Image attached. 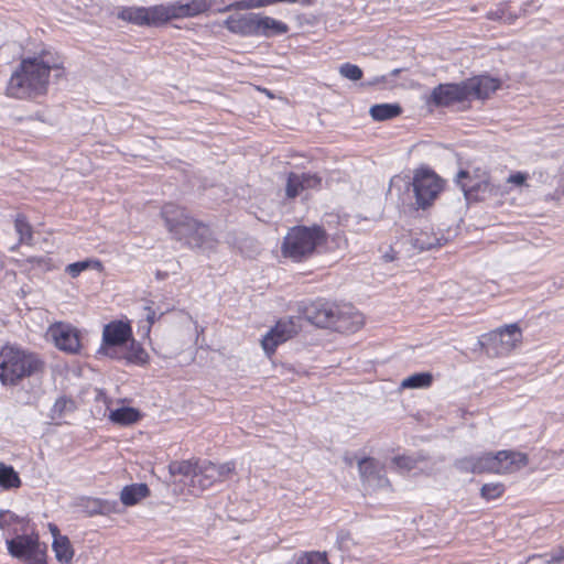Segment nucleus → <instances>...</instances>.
<instances>
[{"label":"nucleus","instance_id":"nucleus-29","mask_svg":"<svg viewBox=\"0 0 564 564\" xmlns=\"http://www.w3.org/2000/svg\"><path fill=\"white\" fill-rule=\"evenodd\" d=\"M14 229L19 236L18 245H29L33 243V230L32 226L26 220V217L22 214H18L14 219Z\"/></svg>","mask_w":564,"mask_h":564},{"label":"nucleus","instance_id":"nucleus-32","mask_svg":"<svg viewBox=\"0 0 564 564\" xmlns=\"http://www.w3.org/2000/svg\"><path fill=\"white\" fill-rule=\"evenodd\" d=\"M0 486L3 489H15L21 486V479L13 467L0 465Z\"/></svg>","mask_w":564,"mask_h":564},{"label":"nucleus","instance_id":"nucleus-51","mask_svg":"<svg viewBox=\"0 0 564 564\" xmlns=\"http://www.w3.org/2000/svg\"><path fill=\"white\" fill-rule=\"evenodd\" d=\"M382 258L386 262H391L395 259V252L393 251V249H390L382 256Z\"/></svg>","mask_w":564,"mask_h":564},{"label":"nucleus","instance_id":"nucleus-26","mask_svg":"<svg viewBox=\"0 0 564 564\" xmlns=\"http://www.w3.org/2000/svg\"><path fill=\"white\" fill-rule=\"evenodd\" d=\"M401 111L398 104H378L370 108L369 113L376 121H386L398 117Z\"/></svg>","mask_w":564,"mask_h":564},{"label":"nucleus","instance_id":"nucleus-30","mask_svg":"<svg viewBox=\"0 0 564 564\" xmlns=\"http://www.w3.org/2000/svg\"><path fill=\"white\" fill-rule=\"evenodd\" d=\"M288 31L289 26L286 23L271 17L263 15L261 36L271 37L282 35L288 33Z\"/></svg>","mask_w":564,"mask_h":564},{"label":"nucleus","instance_id":"nucleus-17","mask_svg":"<svg viewBox=\"0 0 564 564\" xmlns=\"http://www.w3.org/2000/svg\"><path fill=\"white\" fill-rule=\"evenodd\" d=\"M132 330L128 323L111 322L104 327L102 341L105 346H120L131 337Z\"/></svg>","mask_w":564,"mask_h":564},{"label":"nucleus","instance_id":"nucleus-36","mask_svg":"<svg viewBox=\"0 0 564 564\" xmlns=\"http://www.w3.org/2000/svg\"><path fill=\"white\" fill-rule=\"evenodd\" d=\"M530 560H540L544 564H564V547L557 546L549 553L541 555H533Z\"/></svg>","mask_w":564,"mask_h":564},{"label":"nucleus","instance_id":"nucleus-27","mask_svg":"<svg viewBox=\"0 0 564 564\" xmlns=\"http://www.w3.org/2000/svg\"><path fill=\"white\" fill-rule=\"evenodd\" d=\"M106 502L91 497H80L76 499L75 507L78 511L87 516L101 514L106 511Z\"/></svg>","mask_w":564,"mask_h":564},{"label":"nucleus","instance_id":"nucleus-12","mask_svg":"<svg viewBox=\"0 0 564 564\" xmlns=\"http://www.w3.org/2000/svg\"><path fill=\"white\" fill-rule=\"evenodd\" d=\"M339 306L326 301H315L304 308L308 322L323 328H333Z\"/></svg>","mask_w":564,"mask_h":564},{"label":"nucleus","instance_id":"nucleus-11","mask_svg":"<svg viewBox=\"0 0 564 564\" xmlns=\"http://www.w3.org/2000/svg\"><path fill=\"white\" fill-rule=\"evenodd\" d=\"M490 473L511 474L528 465V456L520 452L500 451L490 453Z\"/></svg>","mask_w":564,"mask_h":564},{"label":"nucleus","instance_id":"nucleus-5","mask_svg":"<svg viewBox=\"0 0 564 564\" xmlns=\"http://www.w3.org/2000/svg\"><path fill=\"white\" fill-rule=\"evenodd\" d=\"M325 239V230L319 226H297L285 236L282 251L285 257L300 261L311 256Z\"/></svg>","mask_w":564,"mask_h":564},{"label":"nucleus","instance_id":"nucleus-15","mask_svg":"<svg viewBox=\"0 0 564 564\" xmlns=\"http://www.w3.org/2000/svg\"><path fill=\"white\" fill-rule=\"evenodd\" d=\"M364 324V317L359 312H356L351 306H339L335 323L334 330L339 333H354L358 330Z\"/></svg>","mask_w":564,"mask_h":564},{"label":"nucleus","instance_id":"nucleus-18","mask_svg":"<svg viewBox=\"0 0 564 564\" xmlns=\"http://www.w3.org/2000/svg\"><path fill=\"white\" fill-rule=\"evenodd\" d=\"M144 13L147 14V26H160L177 19L174 3L145 7Z\"/></svg>","mask_w":564,"mask_h":564},{"label":"nucleus","instance_id":"nucleus-28","mask_svg":"<svg viewBox=\"0 0 564 564\" xmlns=\"http://www.w3.org/2000/svg\"><path fill=\"white\" fill-rule=\"evenodd\" d=\"M52 547L58 562L69 563L73 560L74 550L67 536H55Z\"/></svg>","mask_w":564,"mask_h":564},{"label":"nucleus","instance_id":"nucleus-48","mask_svg":"<svg viewBox=\"0 0 564 564\" xmlns=\"http://www.w3.org/2000/svg\"><path fill=\"white\" fill-rule=\"evenodd\" d=\"M144 311H145V322H147V325L144 326V328H145V332L149 333L151 326L154 324V322L159 317L156 316L155 311H153L150 306H145Z\"/></svg>","mask_w":564,"mask_h":564},{"label":"nucleus","instance_id":"nucleus-4","mask_svg":"<svg viewBox=\"0 0 564 564\" xmlns=\"http://www.w3.org/2000/svg\"><path fill=\"white\" fill-rule=\"evenodd\" d=\"M42 361L36 355L14 346H4L0 350V380L3 384L14 386L24 377L39 371Z\"/></svg>","mask_w":564,"mask_h":564},{"label":"nucleus","instance_id":"nucleus-20","mask_svg":"<svg viewBox=\"0 0 564 564\" xmlns=\"http://www.w3.org/2000/svg\"><path fill=\"white\" fill-rule=\"evenodd\" d=\"M76 402L68 397L62 395L56 399L50 410V419L56 424H61L65 419L76 411Z\"/></svg>","mask_w":564,"mask_h":564},{"label":"nucleus","instance_id":"nucleus-21","mask_svg":"<svg viewBox=\"0 0 564 564\" xmlns=\"http://www.w3.org/2000/svg\"><path fill=\"white\" fill-rule=\"evenodd\" d=\"M175 10L177 19L181 18H189L198 15L205 11H207L213 2L212 0H191L187 3L176 2Z\"/></svg>","mask_w":564,"mask_h":564},{"label":"nucleus","instance_id":"nucleus-41","mask_svg":"<svg viewBox=\"0 0 564 564\" xmlns=\"http://www.w3.org/2000/svg\"><path fill=\"white\" fill-rule=\"evenodd\" d=\"M127 358L129 361L134 364H144L147 361L148 354L141 346L135 345V343L132 341L131 351Z\"/></svg>","mask_w":564,"mask_h":564},{"label":"nucleus","instance_id":"nucleus-47","mask_svg":"<svg viewBox=\"0 0 564 564\" xmlns=\"http://www.w3.org/2000/svg\"><path fill=\"white\" fill-rule=\"evenodd\" d=\"M196 465H193L189 462H183L177 467V473L189 477V479L192 478V475H194Z\"/></svg>","mask_w":564,"mask_h":564},{"label":"nucleus","instance_id":"nucleus-25","mask_svg":"<svg viewBox=\"0 0 564 564\" xmlns=\"http://www.w3.org/2000/svg\"><path fill=\"white\" fill-rule=\"evenodd\" d=\"M145 7H121L117 17L138 26H147Z\"/></svg>","mask_w":564,"mask_h":564},{"label":"nucleus","instance_id":"nucleus-35","mask_svg":"<svg viewBox=\"0 0 564 564\" xmlns=\"http://www.w3.org/2000/svg\"><path fill=\"white\" fill-rule=\"evenodd\" d=\"M303 188V182L301 178V174L299 173H290L286 180L285 194L289 198H295L299 196Z\"/></svg>","mask_w":564,"mask_h":564},{"label":"nucleus","instance_id":"nucleus-22","mask_svg":"<svg viewBox=\"0 0 564 564\" xmlns=\"http://www.w3.org/2000/svg\"><path fill=\"white\" fill-rule=\"evenodd\" d=\"M224 26L231 33L249 36L251 26V13L230 15L225 20Z\"/></svg>","mask_w":564,"mask_h":564},{"label":"nucleus","instance_id":"nucleus-52","mask_svg":"<svg viewBox=\"0 0 564 564\" xmlns=\"http://www.w3.org/2000/svg\"><path fill=\"white\" fill-rule=\"evenodd\" d=\"M48 529H50V531H51V533H52V535H53L54 538H55V536H62V535L59 534V530H58L57 525H55V524H53V523H50V524H48Z\"/></svg>","mask_w":564,"mask_h":564},{"label":"nucleus","instance_id":"nucleus-13","mask_svg":"<svg viewBox=\"0 0 564 564\" xmlns=\"http://www.w3.org/2000/svg\"><path fill=\"white\" fill-rule=\"evenodd\" d=\"M299 324L293 318L280 319L262 339L264 351L270 355L274 352L278 345L292 338L299 332Z\"/></svg>","mask_w":564,"mask_h":564},{"label":"nucleus","instance_id":"nucleus-44","mask_svg":"<svg viewBox=\"0 0 564 564\" xmlns=\"http://www.w3.org/2000/svg\"><path fill=\"white\" fill-rule=\"evenodd\" d=\"M487 18L490 20H502V21L511 23L516 17H513L512 14L507 15L506 6L501 4L496 10L489 11L487 13Z\"/></svg>","mask_w":564,"mask_h":564},{"label":"nucleus","instance_id":"nucleus-1","mask_svg":"<svg viewBox=\"0 0 564 564\" xmlns=\"http://www.w3.org/2000/svg\"><path fill=\"white\" fill-rule=\"evenodd\" d=\"M61 67V58L50 51H42L36 56L22 58L8 80L7 96L15 99H31L46 94L51 70Z\"/></svg>","mask_w":564,"mask_h":564},{"label":"nucleus","instance_id":"nucleus-42","mask_svg":"<svg viewBox=\"0 0 564 564\" xmlns=\"http://www.w3.org/2000/svg\"><path fill=\"white\" fill-rule=\"evenodd\" d=\"M393 463L399 469L410 471L416 467L417 459L411 456H397Z\"/></svg>","mask_w":564,"mask_h":564},{"label":"nucleus","instance_id":"nucleus-7","mask_svg":"<svg viewBox=\"0 0 564 564\" xmlns=\"http://www.w3.org/2000/svg\"><path fill=\"white\" fill-rule=\"evenodd\" d=\"M235 471L236 464L234 462L215 464L209 460H204L196 464V470L194 475H192L189 486L193 488L194 494H198L217 482L229 479Z\"/></svg>","mask_w":564,"mask_h":564},{"label":"nucleus","instance_id":"nucleus-43","mask_svg":"<svg viewBox=\"0 0 564 564\" xmlns=\"http://www.w3.org/2000/svg\"><path fill=\"white\" fill-rule=\"evenodd\" d=\"M301 178L303 182L304 191L305 189H315V188L321 187L322 178L317 174L301 173Z\"/></svg>","mask_w":564,"mask_h":564},{"label":"nucleus","instance_id":"nucleus-40","mask_svg":"<svg viewBox=\"0 0 564 564\" xmlns=\"http://www.w3.org/2000/svg\"><path fill=\"white\" fill-rule=\"evenodd\" d=\"M25 564H47L46 562V545L42 544L39 549H35L33 553L29 554V557L24 560Z\"/></svg>","mask_w":564,"mask_h":564},{"label":"nucleus","instance_id":"nucleus-39","mask_svg":"<svg viewBox=\"0 0 564 564\" xmlns=\"http://www.w3.org/2000/svg\"><path fill=\"white\" fill-rule=\"evenodd\" d=\"M297 564H328L326 553L310 552L299 558Z\"/></svg>","mask_w":564,"mask_h":564},{"label":"nucleus","instance_id":"nucleus-34","mask_svg":"<svg viewBox=\"0 0 564 564\" xmlns=\"http://www.w3.org/2000/svg\"><path fill=\"white\" fill-rule=\"evenodd\" d=\"M274 4L273 0H241L234 3L228 4L224 9H219V12H226L229 10H249L257 8H264L268 6Z\"/></svg>","mask_w":564,"mask_h":564},{"label":"nucleus","instance_id":"nucleus-10","mask_svg":"<svg viewBox=\"0 0 564 564\" xmlns=\"http://www.w3.org/2000/svg\"><path fill=\"white\" fill-rule=\"evenodd\" d=\"M47 336L59 350L77 354L80 349L79 332L68 323L58 322L51 325L47 329Z\"/></svg>","mask_w":564,"mask_h":564},{"label":"nucleus","instance_id":"nucleus-33","mask_svg":"<svg viewBox=\"0 0 564 564\" xmlns=\"http://www.w3.org/2000/svg\"><path fill=\"white\" fill-rule=\"evenodd\" d=\"M88 269H95L97 271H100L102 269V264L97 259H86L83 261L69 263L65 271L72 276L77 278L82 272Z\"/></svg>","mask_w":564,"mask_h":564},{"label":"nucleus","instance_id":"nucleus-49","mask_svg":"<svg viewBox=\"0 0 564 564\" xmlns=\"http://www.w3.org/2000/svg\"><path fill=\"white\" fill-rule=\"evenodd\" d=\"M525 180L527 175L520 172L512 174L508 177V182L513 183L516 185H522L525 182Z\"/></svg>","mask_w":564,"mask_h":564},{"label":"nucleus","instance_id":"nucleus-37","mask_svg":"<svg viewBox=\"0 0 564 564\" xmlns=\"http://www.w3.org/2000/svg\"><path fill=\"white\" fill-rule=\"evenodd\" d=\"M505 492V486L500 482L485 484L480 489V495L486 500L497 499Z\"/></svg>","mask_w":564,"mask_h":564},{"label":"nucleus","instance_id":"nucleus-31","mask_svg":"<svg viewBox=\"0 0 564 564\" xmlns=\"http://www.w3.org/2000/svg\"><path fill=\"white\" fill-rule=\"evenodd\" d=\"M433 376L430 372L413 373L401 382L402 389H424L432 384Z\"/></svg>","mask_w":564,"mask_h":564},{"label":"nucleus","instance_id":"nucleus-19","mask_svg":"<svg viewBox=\"0 0 564 564\" xmlns=\"http://www.w3.org/2000/svg\"><path fill=\"white\" fill-rule=\"evenodd\" d=\"M490 453L482 454L480 456H467L456 459L454 466L462 473H490Z\"/></svg>","mask_w":564,"mask_h":564},{"label":"nucleus","instance_id":"nucleus-8","mask_svg":"<svg viewBox=\"0 0 564 564\" xmlns=\"http://www.w3.org/2000/svg\"><path fill=\"white\" fill-rule=\"evenodd\" d=\"M456 183L468 200H484L502 194L500 188L492 185L488 175L485 172H480V170H476L474 174L468 171H459L456 176Z\"/></svg>","mask_w":564,"mask_h":564},{"label":"nucleus","instance_id":"nucleus-24","mask_svg":"<svg viewBox=\"0 0 564 564\" xmlns=\"http://www.w3.org/2000/svg\"><path fill=\"white\" fill-rule=\"evenodd\" d=\"M148 495L149 488L145 484H133L121 490L120 499L124 506H134Z\"/></svg>","mask_w":564,"mask_h":564},{"label":"nucleus","instance_id":"nucleus-50","mask_svg":"<svg viewBox=\"0 0 564 564\" xmlns=\"http://www.w3.org/2000/svg\"><path fill=\"white\" fill-rule=\"evenodd\" d=\"M13 517V513H11L10 511L0 512V528H3L4 525L9 524Z\"/></svg>","mask_w":564,"mask_h":564},{"label":"nucleus","instance_id":"nucleus-38","mask_svg":"<svg viewBox=\"0 0 564 564\" xmlns=\"http://www.w3.org/2000/svg\"><path fill=\"white\" fill-rule=\"evenodd\" d=\"M339 74L350 80H359L362 77V70L357 65L345 63L339 68Z\"/></svg>","mask_w":564,"mask_h":564},{"label":"nucleus","instance_id":"nucleus-45","mask_svg":"<svg viewBox=\"0 0 564 564\" xmlns=\"http://www.w3.org/2000/svg\"><path fill=\"white\" fill-rule=\"evenodd\" d=\"M413 245L415 248H417L421 251L430 250V249L441 246L438 238H429L425 240L422 237L415 238Z\"/></svg>","mask_w":564,"mask_h":564},{"label":"nucleus","instance_id":"nucleus-14","mask_svg":"<svg viewBox=\"0 0 564 564\" xmlns=\"http://www.w3.org/2000/svg\"><path fill=\"white\" fill-rule=\"evenodd\" d=\"M360 477L369 488L378 489L389 486L382 465L375 458L366 457L358 462Z\"/></svg>","mask_w":564,"mask_h":564},{"label":"nucleus","instance_id":"nucleus-3","mask_svg":"<svg viewBox=\"0 0 564 564\" xmlns=\"http://www.w3.org/2000/svg\"><path fill=\"white\" fill-rule=\"evenodd\" d=\"M161 214L175 239L184 241L192 248L212 249L214 247L210 229L189 217L185 209L174 204H166Z\"/></svg>","mask_w":564,"mask_h":564},{"label":"nucleus","instance_id":"nucleus-23","mask_svg":"<svg viewBox=\"0 0 564 564\" xmlns=\"http://www.w3.org/2000/svg\"><path fill=\"white\" fill-rule=\"evenodd\" d=\"M108 417L113 424L128 426L137 423L141 419V413L134 408L122 406L111 410Z\"/></svg>","mask_w":564,"mask_h":564},{"label":"nucleus","instance_id":"nucleus-54","mask_svg":"<svg viewBox=\"0 0 564 564\" xmlns=\"http://www.w3.org/2000/svg\"><path fill=\"white\" fill-rule=\"evenodd\" d=\"M399 72H400L399 69H394V70L392 72V74H393V75H397V74H399Z\"/></svg>","mask_w":564,"mask_h":564},{"label":"nucleus","instance_id":"nucleus-46","mask_svg":"<svg viewBox=\"0 0 564 564\" xmlns=\"http://www.w3.org/2000/svg\"><path fill=\"white\" fill-rule=\"evenodd\" d=\"M263 14L251 13V26L249 36H261Z\"/></svg>","mask_w":564,"mask_h":564},{"label":"nucleus","instance_id":"nucleus-16","mask_svg":"<svg viewBox=\"0 0 564 564\" xmlns=\"http://www.w3.org/2000/svg\"><path fill=\"white\" fill-rule=\"evenodd\" d=\"M41 545L42 543L39 541L37 535L22 534L7 540L9 554L22 561L26 560L29 554L33 553Z\"/></svg>","mask_w":564,"mask_h":564},{"label":"nucleus","instance_id":"nucleus-2","mask_svg":"<svg viewBox=\"0 0 564 564\" xmlns=\"http://www.w3.org/2000/svg\"><path fill=\"white\" fill-rule=\"evenodd\" d=\"M500 87V82L490 76H475L456 84H440L431 94V101L437 107L473 99L485 100Z\"/></svg>","mask_w":564,"mask_h":564},{"label":"nucleus","instance_id":"nucleus-53","mask_svg":"<svg viewBox=\"0 0 564 564\" xmlns=\"http://www.w3.org/2000/svg\"><path fill=\"white\" fill-rule=\"evenodd\" d=\"M274 3H278V2H284V3H295L297 0H273Z\"/></svg>","mask_w":564,"mask_h":564},{"label":"nucleus","instance_id":"nucleus-6","mask_svg":"<svg viewBox=\"0 0 564 564\" xmlns=\"http://www.w3.org/2000/svg\"><path fill=\"white\" fill-rule=\"evenodd\" d=\"M521 340L522 333L518 324H509L481 335L478 345L495 356H505L517 348Z\"/></svg>","mask_w":564,"mask_h":564},{"label":"nucleus","instance_id":"nucleus-9","mask_svg":"<svg viewBox=\"0 0 564 564\" xmlns=\"http://www.w3.org/2000/svg\"><path fill=\"white\" fill-rule=\"evenodd\" d=\"M412 186L416 204L421 208L430 206L443 189V181L430 170H417Z\"/></svg>","mask_w":564,"mask_h":564}]
</instances>
